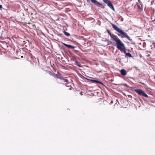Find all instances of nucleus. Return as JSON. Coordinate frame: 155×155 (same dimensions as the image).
<instances>
[{
    "instance_id": "nucleus-12",
    "label": "nucleus",
    "mask_w": 155,
    "mask_h": 155,
    "mask_svg": "<svg viewBox=\"0 0 155 155\" xmlns=\"http://www.w3.org/2000/svg\"><path fill=\"white\" fill-rule=\"evenodd\" d=\"M103 1L105 3L107 4V5H108V4H109V3L111 2L109 0H103Z\"/></svg>"
},
{
    "instance_id": "nucleus-18",
    "label": "nucleus",
    "mask_w": 155,
    "mask_h": 155,
    "mask_svg": "<svg viewBox=\"0 0 155 155\" xmlns=\"http://www.w3.org/2000/svg\"><path fill=\"white\" fill-rule=\"evenodd\" d=\"M71 89H73V88L71 86H70V88H69V89L70 90H71Z\"/></svg>"
},
{
    "instance_id": "nucleus-10",
    "label": "nucleus",
    "mask_w": 155,
    "mask_h": 155,
    "mask_svg": "<svg viewBox=\"0 0 155 155\" xmlns=\"http://www.w3.org/2000/svg\"><path fill=\"white\" fill-rule=\"evenodd\" d=\"M75 64L76 65H77V66H78V67H81V64L80 63L78 62L77 61H75Z\"/></svg>"
},
{
    "instance_id": "nucleus-9",
    "label": "nucleus",
    "mask_w": 155,
    "mask_h": 155,
    "mask_svg": "<svg viewBox=\"0 0 155 155\" xmlns=\"http://www.w3.org/2000/svg\"><path fill=\"white\" fill-rule=\"evenodd\" d=\"M91 81L93 82H94V83H100V84H103V83L101 82L100 81H97V80H91Z\"/></svg>"
},
{
    "instance_id": "nucleus-14",
    "label": "nucleus",
    "mask_w": 155,
    "mask_h": 155,
    "mask_svg": "<svg viewBox=\"0 0 155 155\" xmlns=\"http://www.w3.org/2000/svg\"><path fill=\"white\" fill-rule=\"evenodd\" d=\"M126 56L129 57H132L131 54L129 53H126Z\"/></svg>"
},
{
    "instance_id": "nucleus-23",
    "label": "nucleus",
    "mask_w": 155,
    "mask_h": 155,
    "mask_svg": "<svg viewBox=\"0 0 155 155\" xmlns=\"http://www.w3.org/2000/svg\"><path fill=\"white\" fill-rule=\"evenodd\" d=\"M148 97V96L147 94H146V97Z\"/></svg>"
},
{
    "instance_id": "nucleus-1",
    "label": "nucleus",
    "mask_w": 155,
    "mask_h": 155,
    "mask_svg": "<svg viewBox=\"0 0 155 155\" xmlns=\"http://www.w3.org/2000/svg\"><path fill=\"white\" fill-rule=\"evenodd\" d=\"M107 31L110 35L111 38L112 40L116 42L117 49L123 52L125 55H126V53H127L126 51V49L124 44L117 36L114 35L113 34H111L109 30H107Z\"/></svg>"
},
{
    "instance_id": "nucleus-4",
    "label": "nucleus",
    "mask_w": 155,
    "mask_h": 155,
    "mask_svg": "<svg viewBox=\"0 0 155 155\" xmlns=\"http://www.w3.org/2000/svg\"><path fill=\"white\" fill-rule=\"evenodd\" d=\"M91 1L95 5H97L98 7H100L102 5L96 0H91Z\"/></svg>"
},
{
    "instance_id": "nucleus-13",
    "label": "nucleus",
    "mask_w": 155,
    "mask_h": 155,
    "mask_svg": "<svg viewBox=\"0 0 155 155\" xmlns=\"http://www.w3.org/2000/svg\"><path fill=\"white\" fill-rule=\"evenodd\" d=\"M48 73L49 74H50L51 75H52V76L54 77L55 78L56 74H55L54 73H53L51 74V72L50 71H49L48 72Z\"/></svg>"
},
{
    "instance_id": "nucleus-3",
    "label": "nucleus",
    "mask_w": 155,
    "mask_h": 155,
    "mask_svg": "<svg viewBox=\"0 0 155 155\" xmlns=\"http://www.w3.org/2000/svg\"><path fill=\"white\" fill-rule=\"evenodd\" d=\"M135 91L140 95L145 97V93L140 89H138L135 90Z\"/></svg>"
},
{
    "instance_id": "nucleus-16",
    "label": "nucleus",
    "mask_w": 155,
    "mask_h": 155,
    "mask_svg": "<svg viewBox=\"0 0 155 155\" xmlns=\"http://www.w3.org/2000/svg\"><path fill=\"white\" fill-rule=\"evenodd\" d=\"M108 41V45H111L112 44V42L109 41Z\"/></svg>"
},
{
    "instance_id": "nucleus-6",
    "label": "nucleus",
    "mask_w": 155,
    "mask_h": 155,
    "mask_svg": "<svg viewBox=\"0 0 155 155\" xmlns=\"http://www.w3.org/2000/svg\"><path fill=\"white\" fill-rule=\"evenodd\" d=\"M107 5L114 11H115L114 8L111 2L109 3V4H108Z\"/></svg>"
},
{
    "instance_id": "nucleus-7",
    "label": "nucleus",
    "mask_w": 155,
    "mask_h": 155,
    "mask_svg": "<svg viewBox=\"0 0 155 155\" xmlns=\"http://www.w3.org/2000/svg\"><path fill=\"white\" fill-rule=\"evenodd\" d=\"M63 44L68 48H71L72 49H74V46H72L71 45H67L64 43H63Z\"/></svg>"
},
{
    "instance_id": "nucleus-17",
    "label": "nucleus",
    "mask_w": 155,
    "mask_h": 155,
    "mask_svg": "<svg viewBox=\"0 0 155 155\" xmlns=\"http://www.w3.org/2000/svg\"><path fill=\"white\" fill-rule=\"evenodd\" d=\"M29 55L31 58H32L33 55L31 54H30Z\"/></svg>"
},
{
    "instance_id": "nucleus-25",
    "label": "nucleus",
    "mask_w": 155,
    "mask_h": 155,
    "mask_svg": "<svg viewBox=\"0 0 155 155\" xmlns=\"http://www.w3.org/2000/svg\"><path fill=\"white\" fill-rule=\"evenodd\" d=\"M75 51L76 52H78V51Z\"/></svg>"
},
{
    "instance_id": "nucleus-15",
    "label": "nucleus",
    "mask_w": 155,
    "mask_h": 155,
    "mask_svg": "<svg viewBox=\"0 0 155 155\" xmlns=\"http://www.w3.org/2000/svg\"><path fill=\"white\" fill-rule=\"evenodd\" d=\"M64 34L67 36H70V35L69 33L67 32H66L65 31H64Z\"/></svg>"
},
{
    "instance_id": "nucleus-22",
    "label": "nucleus",
    "mask_w": 155,
    "mask_h": 155,
    "mask_svg": "<svg viewBox=\"0 0 155 155\" xmlns=\"http://www.w3.org/2000/svg\"><path fill=\"white\" fill-rule=\"evenodd\" d=\"M51 66L53 68V69H54V70H55L54 68L53 67V65H51Z\"/></svg>"
},
{
    "instance_id": "nucleus-2",
    "label": "nucleus",
    "mask_w": 155,
    "mask_h": 155,
    "mask_svg": "<svg viewBox=\"0 0 155 155\" xmlns=\"http://www.w3.org/2000/svg\"><path fill=\"white\" fill-rule=\"evenodd\" d=\"M111 25L113 28L116 31L121 35H120L118 34L117 35L118 36H120L121 38H126L130 41H132V39L130 38V37L128 36L126 33L124 32L123 30L120 29L116 25H115L114 24H111Z\"/></svg>"
},
{
    "instance_id": "nucleus-19",
    "label": "nucleus",
    "mask_w": 155,
    "mask_h": 155,
    "mask_svg": "<svg viewBox=\"0 0 155 155\" xmlns=\"http://www.w3.org/2000/svg\"><path fill=\"white\" fill-rule=\"evenodd\" d=\"M79 94L81 95H82L83 94H82V92H80L79 93Z\"/></svg>"
},
{
    "instance_id": "nucleus-8",
    "label": "nucleus",
    "mask_w": 155,
    "mask_h": 155,
    "mask_svg": "<svg viewBox=\"0 0 155 155\" xmlns=\"http://www.w3.org/2000/svg\"><path fill=\"white\" fill-rule=\"evenodd\" d=\"M61 75L60 73H58L56 74L55 78L61 79Z\"/></svg>"
},
{
    "instance_id": "nucleus-20",
    "label": "nucleus",
    "mask_w": 155,
    "mask_h": 155,
    "mask_svg": "<svg viewBox=\"0 0 155 155\" xmlns=\"http://www.w3.org/2000/svg\"><path fill=\"white\" fill-rule=\"evenodd\" d=\"M67 85H68V83H67L65 85L66 87H68L69 86Z\"/></svg>"
},
{
    "instance_id": "nucleus-24",
    "label": "nucleus",
    "mask_w": 155,
    "mask_h": 155,
    "mask_svg": "<svg viewBox=\"0 0 155 155\" xmlns=\"http://www.w3.org/2000/svg\"><path fill=\"white\" fill-rule=\"evenodd\" d=\"M113 103V101H111V103Z\"/></svg>"
},
{
    "instance_id": "nucleus-11",
    "label": "nucleus",
    "mask_w": 155,
    "mask_h": 155,
    "mask_svg": "<svg viewBox=\"0 0 155 155\" xmlns=\"http://www.w3.org/2000/svg\"><path fill=\"white\" fill-rule=\"evenodd\" d=\"M60 80H63L64 82L66 83H68V81L67 79L66 78H64L62 77H61V78Z\"/></svg>"
},
{
    "instance_id": "nucleus-5",
    "label": "nucleus",
    "mask_w": 155,
    "mask_h": 155,
    "mask_svg": "<svg viewBox=\"0 0 155 155\" xmlns=\"http://www.w3.org/2000/svg\"><path fill=\"white\" fill-rule=\"evenodd\" d=\"M120 73L123 76H125L127 74L126 71L124 69H122L121 70Z\"/></svg>"
},
{
    "instance_id": "nucleus-21",
    "label": "nucleus",
    "mask_w": 155,
    "mask_h": 155,
    "mask_svg": "<svg viewBox=\"0 0 155 155\" xmlns=\"http://www.w3.org/2000/svg\"><path fill=\"white\" fill-rule=\"evenodd\" d=\"M2 8V5H0V9Z\"/></svg>"
}]
</instances>
